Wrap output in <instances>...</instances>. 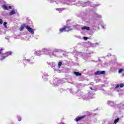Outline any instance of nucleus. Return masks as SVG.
<instances>
[{
    "instance_id": "nucleus-23",
    "label": "nucleus",
    "mask_w": 124,
    "mask_h": 124,
    "mask_svg": "<svg viewBox=\"0 0 124 124\" xmlns=\"http://www.w3.org/2000/svg\"><path fill=\"white\" fill-rule=\"evenodd\" d=\"M54 52H59V50L57 49H54Z\"/></svg>"
},
{
    "instance_id": "nucleus-27",
    "label": "nucleus",
    "mask_w": 124,
    "mask_h": 124,
    "mask_svg": "<svg viewBox=\"0 0 124 124\" xmlns=\"http://www.w3.org/2000/svg\"><path fill=\"white\" fill-rule=\"evenodd\" d=\"M90 89L92 90V91H93V88H92V87H90Z\"/></svg>"
},
{
    "instance_id": "nucleus-20",
    "label": "nucleus",
    "mask_w": 124,
    "mask_h": 124,
    "mask_svg": "<svg viewBox=\"0 0 124 124\" xmlns=\"http://www.w3.org/2000/svg\"><path fill=\"white\" fill-rule=\"evenodd\" d=\"M2 20L0 18V24L2 25Z\"/></svg>"
},
{
    "instance_id": "nucleus-21",
    "label": "nucleus",
    "mask_w": 124,
    "mask_h": 124,
    "mask_svg": "<svg viewBox=\"0 0 124 124\" xmlns=\"http://www.w3.org/2000/svg\"><path fill=\"white\" fill-rule=\"evenodd\" d=\"M119 87H120V85H119V84L117 85L115 87V89H118Z\"/></svg>"
},
{
    "instance_id": "nucleus-6",
    "label": "nucleus",
    "mask_w": 124,
    "mask_h": 124,
    "mask_svg": "<svg viewBox=\"0 0 124 124\" xmlns=\"http://www.w3.org/2000/svg\"><path fill=\"white\" fill-rule=\"evenodd\" d=\"M81 30H82V31H84V30H86L87 31H89L90 30V27L85 26V27H82Z\"/></svg>"
},
{
    "instance_id": "nucleus-11",
    "label": "nucleus",
    "mask_w": 124,
    "mask_h": 124,
    "mask_svg": "<svg viewBox=\"0 0 124 124\" xmlns=\"http://www.w3.org/2000/svg\"><path fill=\"white\" fill-rule=\"evenodd\" d=\"M16 13V12L14 10H13L11 12H10V15H14Z\"/></svg>"
},
{
    "instance_id": "nucleus-3",
    "label": "nucleus",
    "mask_w": 124,
    "mask_h": 124,
    "mask_svg": "<svg viewBox=\"0 0 124 124\" xmlns=\"http://www.w3.org/2000/svg\"><path fill=\"white\" fill-rule=\"evenodd\" d=\"M4 55L5 56H1V57L0 58L1 61L2 60H4V58H6V57H8V56H9V55H11V52L5 53L4 54Z\"/></svg>"
},
{
    "instance_id": "nucleus-2",
    "label": "nucleus",
    "mask_w": 124,
    "mask_h": 124,
    "mask_svg": "<svg viewBox=\"0 0 124 124\" xmlns=\"http://www.w3.org/2000/svg\"><path fill=\"white\" fill-rule=\"evenodd\" d=\"M25 28L29 31V32H31V33H32V34H33L34 33V31H33V30L32 28L30 27L29 26H26Z\"/></svg>"
},
{
    "instance_id": "nucleus-4",
    "label": "nucleus",
    "mask_w": 124,
    "mask_h": 124,
    "mask_svg": "<svg viewBox=\"0 0 124 124\" xmlns=\"http://www.w3.org/2000/svg\"><path fill=\"white\" fill-rule=\"evenodd\" d=\"M95 75H100V74H105V71H97L95 72Z\"/></svg>"
},
{
    "instance_id": "nucleus-10",
    "label": "nucleus",
    "mask_w": 124,
    "mask_h": 124,
    "mask_svg": "<svg viewBox=\"0 0 124 124\" xmlns=\"http://www.w3.org/2000/svg\"><path fill=\"white\" fill-rule=\"evenodd\" d=\"M2 7H3V8H4V9H6V10H8L9 9L8 6H7V5H3L2 6Z\"/></svg>"
},
{
    "instance_id": "nucleus-26",
    "label": "nucleus",
    "mask_w": 124,
    "mask_h": 124,
    "mask_svg": "<svg viewBox=\"0 0 124 124\" xmlns=\"http://www.w3.org/2000/svg\"><path fill=\"white\" fill-rule=\"evenodd\" d=\"M18 120L19 122H20V121H21V118L19 117L18 118Z\"/></svg>"
},
{
    "instance_id": "nucleus-22",
    "label": "nucleus",
    "mask_w": 124,
    "mask_h": 124,
    "mask_svg": "<svg viewBox=\"0 0 124 124\" xmlns=\"http://www.w3.org/2000/svg\"><path fill=\"white\" fill-rule=\"evenodd\" d=\"M83 39H84V40H87V39H88V37H84L83 38Z\"/></svg>"
},
{
    "instance_id": "nucleus-15",
    "label": "nucleus",
    "mask_w": 124,
    "mask_h": 124,
    "mask_svg": "<svg viewBox=\"0 0 124 124\" xmlns=\"http://www.w3.org/2000/svg\"><path fill=\"white\" fill-rule=\"evenodd\" d=\"M123 71H124V68L120 69L119 70L118 73H122L123 72Z\"/></svg>"
},
{
    "instance_id": "nucleus-7",
    "label": "nucleus",
    "mask_w": 124,
    "mask_h": 124,
    "mask_svg": "<svg viewBox=\"0 0 124 124\" xmlns=\"http://www.w3.org/2000/svg\"><path fill=\"white\" fill-rule=\"evenodd\" d=\"M108 105H110V106H114V103L112 101H108Z\"/></svg>"
},
{
    "instance_id": "nucleus-9",
    "label": "nucleus",
    "mask_w": 124,
    "mask_h": 124,
    "mask_svg": "<svg viewBox=\"0 0 124 124\" xmlns=\"http://www.w3.org/2000/svg\"><path fill=\"white\" fill-rule=\"evenodd\" d=\"M74 73L76 76H81V73L79 72H74Z\"/></svg>"
},
{
    "instance_id": "nucleus-18",
    "label": "nucleus",
    "mask_w": 124,
    "mask_h": 124,
    "mask_svg": "<svg viewBox=\"0 0 124 124\" xmlns=\"http://www.w3.org/2000/svg\"><path fill=\"white\" fill-rule=\"evenodd\" d=\"M57 10L59 11V13H61L62 11V9H57Z\"/></svg>"
},
{
    "instance_id": "nucleus-25",
    "label": "nucleus",
    "mask_w": 124,
    "mask_h": 124,
    "mask_svg": "<svg viewBox=\"0 0 124 124\" xmlns=\"http://www.w3.org/2000/svg\"><path fill=\"white\" fill-rule=\"evenodd\" d=\"M8 7L9 9H11V8H12V7L11 6H9Z\"/></svg>"
},
{
    "instance_id": "nucleus-17",
    "label": "nucleus",
    "mask_w": 124,
    "mask_h": 124,
    "mask_svg": "<svg viewBox=\"0 0 124 124\" xmlns=\"http://www.w3.org/2000/svg\"><path fill=\"white\" fill-rule=\"evenodd\" d=\"M7 24V23H6V22H4L3 23V26H4L5 29H6V28H7V26H6Z\"/></svg>"
},
{
    "instance_id": "nucleus-5",
    "label": "nucleus",
    "mask_w": 124,
    "mask_h": 124,
    "mask_svg": "<svg viewBox=\"0 0 124 124\" xmlns=\"http://www.w3.org/2000/svg\"><path fill=\"white\" fill-rule=\"evenodd\" d=\"M85 115H83L82 116H80V117H78V118H77L75 120L76 122H79V121H80V120H82V119L85 118Z\"/></svg>"
},
{
    "instance_id": "nucleus-28",
    "label": "nucleus",
    "mask_w": 124,
    "mask_h": 124,
    "mask_svg": "<svg viewBox=\"0 0 124 124\" xmlns=\"http://www.w3.org/2000/svg\"><path fill=\"white\" fill-rule=\"evenodd\" d=\"M103 29H104V27L102 26Z\"/></svg>"
},
{
    "instance_id": "nucleus-19",
    "label": "nucleus",
    "mask_w": 124,
    "mask_h": 124,
    "mask_svg": "<svg viewBox=\"0 0 124 124\" xmlns=\"http://www.w3.org/2000/svg\"><path fill=\"white\" fill-rule=\"evenodd\" d=\"M124 84L123 83H122L120 85V88H124Z\"/></svg>"
},
{
    "instance_id": "nucleus-1",
    "label": "nucleus",
    "mask_w": 124,
    "mask_h": 124,
    "mask_svg": "<svg viewBox=\"0 0 124 124\" xmlns=\"http://www.w3.org/2000/svg\"><path fill=\"white\" fill-rule=\"evenodd\" d=\"M72 29H70V27H65L63 28L60 29V32H63V31H71Z\"/></svg>"
},
{
    "instance_id": "nucleus-24",
    "label": "nucleus",
    "mask_w": 124,
    "mask_h": 124,
    "mask_svg": "<svg viewBox=\"0 0 124 124\" xmlns=\"http://www.w3.org/2000/svg\"><path fill=\"white\" fill-rule=\"evenodd\" d=\"M3 50V49L1 48L0 49V54H1V51Z\"/></svg>"
},
{
    "instance_id": "nucleus-12",
    "label": "nucleus",
    "mask_w": 124,
    "mask_h": 124,
    "mask_svg": "<svg viewBox=\"0 0 124 124\" xmlns=\"http://www.w3.org/2000/svg\"><path fill=\"white\" fill-rule=\"evenodd\" d=\"M25 26H25L24 25H22L21 27L19 29V31H23V30H24V28H26Z\"/></svg>"
},
{
    "instance_id": "nucleus-14",
    "label": "nucleus",
    "mask_w": 124,
    "mask_h": 124,
    "mask_svg": "<svg viewBox=\"0 0 124 124\" xmlns=\"http://www.w3.org/2000/svg\"><path fill=\"white\" fill-rule=\"evenodd\" d=\"M120 121V118H117V119H116L114 123H113V124H116L117 123H118V122H119Z\"/></svg>"
},
{
    "instance_id": "nucleus-16",
    "label": "nucleus",
    "mask_w": 124,
    "mask_h": 124,
    "mask_svg": "<svg viewBox=\"0 0 124 124\" xmlns=\"http://www.w3.org/2000/svg\"><path fill=\"white\" fill-rule=\"evenodd\" d=\"M61 65H62V62H59L58 65V68H60V67H61Z\"/></svg>"
},
{
    "instance_id": "nucleus-13",
    "label": "nucleus",
    "mask_w": 124,
    "mask_h": 124,
    "mask_svg": "<svg viewBox=\"0 0 124 124\" xmlns=\"http://www.w3.org/2000/svg\"><path fill=\"white\" fill-rule=\"evenodd\" d=\"M35 54L36 55H37V56H40V55H41V54H40V51H35Z\"/></svg>"
},
{
    "instance_id": "nucleus-8",
    "label": "nucleus",
    "mask_w": 124,
    "mask_h": 124,
    "mask_svg": "<svg viewBox=\"0 0 124 124\" xmlns=\"http://www.w3.org/2000/svg\"><path fill=\"white\" fill-rule=\"evenodd\" d=\"M43 53H45V54H46V55H48V53H49V51H48V50H47L46 49H43Z\"/></svg>"
},
{
    "instance_id": "nucleus-29",
    "label": "nucleus",
    "mask_w": 124,
    "mask_h": 124,
    "mask_svg": "<svg viewBox=\"0 0 124 124\" xmlns=\"http://www.w3.org/2000/svg\"><path fill=\"white\" fill-rule=\"evenodd\" d=\"M49 55H50V56H51V54H49Z\"/></svg>"
}]
</instances>
